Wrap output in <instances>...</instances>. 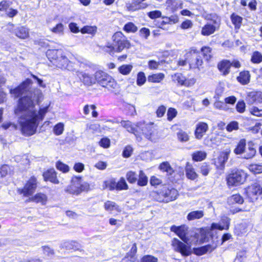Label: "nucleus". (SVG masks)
Returning <instances> with one entry per match:
<instances>
[{
	"instance_id": "obj_1",
	"label": "nucleus",
	"mask_w": 262,
	"mask_h": 262,
	"mask_svg": "<svg viewBox=\"0 0 262 262\" xmlns=\"http://www.w3.org/2000/svg\"><path fill=\"white\" fill-rule=\"evenodd\" d=\"M32 83L31 79L27 78L17 87L10 90V94L15 98L25 95L18 100L15 113L19 116L18 122L22 133L27 136L35 134L38 121L43 119L48 108L47 106L38 111L34 110L35 103H38L42 95L39 90H31Z\"/></svg>"
},
{
	"instance_id": "obj_2",
	"label": "nucleus",
	"mask_w": 262,
	"mask_h": 262,
	"mask_svg": "<svg viewBox=\"0 0 262 262\" xmlns=\"http://www.w3.org/2000/svg\"><path fill=\"white\" fill-rule=\"evenodd\" d=\"M137 133H142L146 138L152 142H156L159 138L158 130L153 123L139 122L137 124Z\"/></svg>"
},
{
	"instance_id": "obj_3",
	"label": "nucleus",
	"mask_w": 262,
	"mask_h": 262,
	"mask_svg": "<svg viewBox=\"0 0 262 262\" xmlns=\"http://www.w3.org/2000/svg\"><path fill=\"white\" fill-rule=\"evenodd\" d=\"M113 44L110 46L107 47L106 50L107 52H112L113 51L121 52L125 48H129V43L125 39L123 34L120 32L115 33L112 37Z\"/></svg>"
},
{
	"instance_id": "obj_4",
	"label": "nucleus",
	"mask_w": 262,
	"mask_h": 262,
	"mask_svg": "<svg viewBox=\"0 0 262 262\" xmlns=\"http://www.w3.org/2000/svg\"><path fill=\"white\" fill-rule=\"evenodd\" d=\"M95 77L100 85L110 91H113L117 87V85L115 80L105 72L102 71H97Z\"/></svg>"
},
{
	"instance_id": "obj_5",
	"label": "nucleus",
	"mask_w": 262,
	"mask_h": 262,
	"mask_svg": "<svg viewBox=\"0 0 262 262\" xmlns=\"http://www.w3.org/2000/svg\"><path fill=\"white\" fill-rule=\"evenodd\" d=\"M247 174L243 170L235 169L231 171L227 177L229 186H237L243 184L246 180Z\"/></svg>"
},
{
	"instance_id": "obj_6",
	"label": "nucleus",
	"mask_w": 262,
	"mask_h": 262,
	"mask_svg": "<svg viewBox=\"0 0 262 262\" xmlns=\"http://www.w3.org/2000/svg\"><path fill=\"white\" fill-rule=\"evenodd\" d=\"M211 23H208L202 28L201 33L205 36H208L213 34L216 29H218L220 25V19L214 14L210 15Z\"/></svg>"
},
{
	"instance_id": "obj_7",
	"label": "nucleus",
	"mask_w": 262,
	"mask_h": 262,
	"mask_svg": "<svg viewBox=\"0 0 262 262\" xmlns=\"http://www.w3.org/2000/svg\"><path fill=\"white\" fill-rule=\"evenodd\" d=\"M170 230L174 232L184 243L187 245L191 244L192 242L188 237V227L183 225L180 226L173 225L170 227Z\"/></svg>"
},
{
	"instance_id": "obj_8",
	"label": "nucleus",
	"mask_w": 262,
	"mask_h": 262,
	"mask_svg": "<svg viewBox=\"0 0 262 262\" xmlns=\"http://www.w3.org/2000/svg\"><path fill=\"white\" fill-rule=\"evenodd\" d=\"M36 187V179L34 177H32L26 184L24 188H19L17 191L19 194H23L24 196H28L32 195L34 192Z\"/></svg>"
},
{
	"instance_id": "obj_9",
	"label": "nucleus",
	"mask_w": 262,
	"mask_h": 262,
	"mask_svg": "<svg viewBox=\"0 0 262 262\" xmlns=\"http://www.w3.org/2000/svg\"><path fill=\"white\" fill-rule=\"evenodd\" d=\"M54 65L62 70H68L71 71H76L73 63L70 61L63 54L59 57L58 60L55 61Z\"/></svg>"
},
{
	"instance_id": "obj_10",
	"label": "nucleus",
	"mask_w": 262,
	"mask_h": 262,
	"mask_svg": "<svg viewBox=\"0 0 262 262\" xmlns=\"http://www.w3.org/2000/svg\"><path fill=\"white\" fill-rule=\"evenodd\" d=\"M189 63L190 68H198L201 70L203 68V61L202 54L200 53L193 51L190 53Z\"/></svg>"
},
{
	"instance_id": "obj_11",
	"label": "nucleus",
	"mask_w": 262,
	"mask_h": 262,
	"mask_svg": "<svg viewBox=\"0 0 262 262\" xmlns=\"http://www.w3.org/2000/svg\"><path fill=\"white\" fill-rule=\"evenodd\" d=\"M171 245L176 251L181 253L183 256H188L191 253L189 247L177 238L172 240Z\"/></svg>"
},
{
	"instance_id": "obj_12",
	"label": "nucleus",
	"mask_w": 262,
	"mask_h": 262,
	"mask_svg": "<svg viewBox=\"0 0 262 262\" xmlns=\"http://www.w3.org/2000/svg\"><path fill=\"white\" fill-rule=\"evenodd\" d=\"M246 192L251 200L253 201L256 200L257 196L262 193V188L259 185L254 184L248 187Z\"/></svg>"
},
{
	"instance_id": "obj_13",
	"label": "nucleus",
	"mask_w": 262,
	"mask_h": 262,
	"mask_svg": "<svg viewBox=\"0 0 262 262\" xmlns=\"http://www.w3.org/2000/svg\"><path fill=\"white\" fill-rule=\"evenodd\" d=\"M161 194L164 197L163 201L168 202L177 199L178 195V192L174 188H167L162 190Z\"/></svg>"
},
{
	"instance_id": "obj_14",
	"label": "nucleus",
	"mask_w": 262,
	"mask_h": 262,
	"mask_svg": "<svg viewBox=\"0 0 262 262\" xmlns=\"http://www.w3.org/2000/svg\"><path fill=\"white\" fill-rule=\"evenodd\" d=\"M230 219L226 216H223L221 219L220 223H212L211 228L212 229H219L223 230H228L229 227Z\"/></svg>"
},
{
	"instance_id": "obj_15",
	"label": "nucleus",
	"mask_w": 262,
	"mask_h": 262,
	"mask_svg": "<svg viewBox=\"0 0 262 262\" xmlns=\"http://www.w3.org/2000/svg\"><path fill=\"white\" fill-rule=\"evenodd\" d=\"M208 129V126L207 123L203 122L198 123L196 125L194 133L195 138L199 140L202 139Z\"/></svg>"
},
{
	"instance_id": "obj_16",
	"label": "nucleus",
	"mask_w": 262,
	"mask_h": 262,
	"mask_svg": "<svg viewBox=\"0 0 262 262\" xmlns=\"http://www.w3.org/2000/svg\"><path fill=\"white\" fill-rule=\"evenodd\" d=\"M231 62L228 60H223L217 64V68L223 76H226L230 72Z\"/></svg>"
},
{
	"instance_id": "obj_17",
	"label": "nucleus",
	"mask_w": 262,
	"mask_h": 262,
	"mask_svg": "<svg viewBox=\"0 0 262 262\" xmlns=\"http://www.w3.org/2000/svg\"><path fill=\"white\" fill-rule=\"evenodd\" d=\"M46 54L49 60L54 64L55 61L58 60L63 54L61 50H48Z\"/></svg>"
},
{
	"instance_id": "obj_18",
	"label": "nucleus",
	"mask_w": 262,
	"mask_h": 262,
	"mask_svg": "<svg viewBox=\"0 0 262 262\" xmlns=\"http://www.w3.org/2000/svg\"><path fill=\"white\" fill-rule=\"evenodd\" d=\"M43 176L45 181H49L54 184H59L57 179L56 172L54 169H50L45 172Z\"/></svg>"
},
{
	"instance_id": "obj_19",
	"label": "nucleus",
	"mask_w": 262,
	"mask_h": 262,
	"mask_svg": "<svg viewBox=\"0 0 262 262\" xmlns=\"http://www.w3.org/2000/svg\"><path fill=\"white\" fill-rule=\"evenodd\" d=\"M217 247L216 244H212V245H207L198 248L194 249V252L196 255H202L204 254L207 252H211L214 250Z\"/></svg>"
},
{
	"instance_id": "obj_20",
	"label": "nucleus",
	"mask_w": 262,
	"mask_h": 262,
	"mask_svg": "<svg viewBox=\"0 0 262 262\" xmlns=\"http://www.w3.org/2000/svg\"><path fill=\"white\" fill-rule=\"evenodd\" d=\"M13 33L17 37L23 39L28 38L29 36L28 29L22 26L15 28L13 30Z\"/></svg>"
},
{
	"instance_id": "obj_21",
	"label": "nucleus",
	"mask_w": 262,
	"mask_h": 262,
	"mask_svg": "<svg viewBox=\"0 0 262 262\" xmlns=\"http://www.w3.org/2000/svg\"><path fill=\"white\" fill-rule=\"evenodd\" d=\"M229 154L230 151H226L222 152L220 154L217 160V161L215 162V163H217L216 166L218 167H220L221 168L224 167L225 164L229 158Z\"/></svg>"
},
{
	"instance_id": "obj_22",
	"label": "nucleus",
	"mask_w": 262,
	"mask_h": 262,
	"mask_svg": "<svg viewBox=\"0 0 262 262\" xmlns=\"http://www.w3.org/2000/svg\"><path fill=\"white\" fill-rule=\"evenodd\" d=\"M253 144L252 142H249L248 144V148L243 153V158L246 159L252 158L256 154V149L253 147Z\"/></svg>"
},
{
	"instance_id": "obj_23",
	"label": "nucleus",
	"mask_w": 262,
	"mask_h": 262,
	"mask_svg": "<svg viewBox=\"0 0 262 262\" xmlns=\"http://www.w3.org/2000/svg\"><path fill=\"white\" fill-rule=\"evenodd\" d=\"M186 175L188 179L194 180L198 177V174L195 172L192 165L187 162L185 167Z\"/></svg>"
},
{
	"instance_id": "obj_24",
	"label": "nucleus",
	"mask_w": 262,
	"mask_h": 262,
	"mask_svg": "<svg viewBox=\"0 0 262 262\" xmlns=\"http://www.w3.org/2000/svg\"><path fill=\"white\" fill-rule=\"evenodd\" d=\"M250 75L248 71H243L237 77V81L243 85L248 84L250 81Z\"/></svg>"
},
{
	"instance_id": "obj_25",
	"label": "nucleus",
	"mask_w": 262,
	"mask_h": 262,
	"mask_svg": "<svg viewBox=\"0 0 262 262\" xmlns=\"http://www.w3.org/2000/svg\"><path fill=\"white\" fill-rule=\"evenodd\" d=\"M120 124L122 126H123L127 130V131H128L129 133H133L135 135H137V125H136L135 127H134L132 124V122L128 120H122L120 122Z\"/></svg>"
},
{
	"instance_id": "obj_26",
	"label": "nucleus",
	"mask_w": 262,
	"mask_h": 262,
	"mask_svg": "<svg viewBox=\"0 0 262 262\" xmlns=\"http://www.w3.org/2000/svg\"><path fill=\"white\" fill-rule=\"evenodd\" d=\"M77 76L83 81V82L86 85H91L94 83V79L90 75L85 73L76 71Z\"/></svg>"
},
{
	"instance_id": "obj_27",
	"label": "nucleus",
	"mask_w": 262,
	"mask_h": 262,
	"mask_svg": "<svg viewBox=\"0 0 262 262\" xmlns=\"http://www.w3.org/2000/svg\"><path fill=\"white\" fill-rule=\"evenodd\" d=\"M137 248L136 244L133 245L130 251L127 254L126 256L123 258L120 262H125L127 258H130V261H135L136 259V254L137 253Z\"/></svg>"
},
{
	"instance_id": "obj_28",
	"label": "nucleus",
	"mask_w": 262,
	"mask_h": 262,
	"mask_svg": "<svg viewBox=\"0 0 262 262\" xmlns=\"http://www.w3.org/2000/svg\"><path fill=\"white\" fill-rule=\"evenodd\" d=\"M104 207L105 210L111 212L114 210H116L118 212H120L121 210L118 205L114 202L111 201H107L105 202Z\"/></svg>"
},
{
	"instance_id": "obj_29",
	"label": "nucleus",
	"mask_w": 262,
	"mask_h": 262,
	"mask_svg": "<svg viewBox=\"0 0 262 262\" xmlns=\"http://www.w3.org/2000/svg\"><path fill=\"white\" fill-rule=\"evenodd\" d=\"M159 168L162 171L167 172V175L171 176L174 170L170 166L168 162H163L161 163L159 166Z\"/></svg>"
},
{
	"instance_id": "obj_30",
	"label": "nucleus",
	"mask_w": 262,
	"mask_h": 262,
	"mask_svg": "<svg viewBox=\"0 0 262 262\" xmlns=\"http://www.w3.org/2000/svg\"><path fill=\"white\" fill-rule=\"evenodd\" d=\"M204 214L202 210L193 211L188 214L187 219L188 221L200 219L204 216Z\"/></svg>"
},
{
	"instance_id": "obj_31",
	"label": "nucleus",
	"mask_w": 262,
	"mask_h": 262,
	"mask_svg": "<svg viewBox=\"0 0 262 262\" xmlns=\"http://www.w3.org/2000/svg\"><path fill=\"white\" fill-rule=\"evenodd\" d=\"M248 97L251 99V102L262 103V92H252L249 93Z\"/></svg>"
},
{
	"instance_id": "obj_32",
	"label": "nucleus",
	"mask_w": 262,
	"mask_h": 262,
	"mask_svg": "<svg viewBox=\"0 0 262 262\" xmlns=\"http://www.w3.org/2000/svg\"><path fill=\"white\" fill-rule=\"evenodd\" d=\"M246 145V140L244 139H241L237 144L236 148L234 149V152L236 155L243 154L245 150Z\"/></svg>"
},
{
	"instance_id": "obj_33",
	"label": "nucleus",
	"mask_w": 262,
	"mask_h": 262,
	"mask_svg": "<svg viewBox=\"0 0 262 262\" xmlns=\"http://www.w3.org/2000/svg\"><path fill=\"white\" fill-rule=\"evenodd\" d=\"M30 199L31 201H33L36 203H40L42 204H45L47 201V197L45 194L38 193H37L34 196L32 197Z\"/></svg>"
},
{
	"instance_id": "obj_34",
	"label": "nucleus",
	"mask_w": 262,
	"mask_h": 262,
	"mask_svg": "<svg viewBox=\"0 0 262 262\" xmlns=\"http://www.w3.org/2000/svg\"><path fill=\"white\" fill-rule=\"evenodd\" d=\"M230 18L232 24L235 26V28L239 29L241 27L243 20V18L235 13L232 14Z\"/></svg>"
},
{
	"instance_id": "obj_35",
	"label": "nucleus",
	"mask_w": 262,
	"mask_h": 262,
	"mask_svg": "<svg viewBox=\"0 0 262 262\" xmlns=\"http://www.w3.org/2000/svg\"><path fill=\"white\" fill-rule=\"evenodd\" d=\"M164 78L163 73H157L148 76V81L151 82H160Z\"/></svg>"
},
{
	"instance_id": "obj_36",
	"label": "nucleus",
	"mask_w": 262,
	"mask_h": 262,
	"mask_svg": "<svg viewBox=\"0 0 262 262\" xmlns=\"http://www.w3.org/2000/svg\"><path fill=\"white\" fill-rule=\"evenodd\" d=\"M206 157V153L204 151H196L192 154V160L194 161H201Z\"/></svg>"
},
{
	"instance_id": "obj_37",
	"label": "nucleus",
	"mask_w": 262,
	"mask_h": 262,
	"mask_svg": "<svg viewBox=\"0 0 262 262\" xmlns=\"http://www.w3.org/2000/svg\"><path fill=\"white\" fill-rule=\"evenodd\" d=\"M97 28L96 26H85L81 29L80 32L82 34H90L94 35L97 32Z\"/></svg>"
},
{
	"instance_id": "obj_38",
	"label": "nucleus",
	"mask_w": 262,
	"mask_h": 262,
	"mask_svg": "<svg viewBox=\"0 0 262 262\" xmlns=\"http://www.w3.org/2000/svg\"><path fill=\"white\" fill-rule=\"evenodd\" d=\"M65 191L72 194L79 195L80 190L76 185L71 182V184L65 189Z\"/></svg>"
},
{
	"instance_id": "obj_39",
	"label": "nucleus",
	"mask_w": 262,
	"mask_h": 262,
	"mask_svg": "<svg viewBox=\"0 0 262 262\" xmlns=\"http://www.w3.org/2000/svg\"><path fill=\"white\" fill-rule=\"evenodd\" d=\"M64 247L68 250L73 249L74 250H79V244L76 241L67 242L64 243Z\"/></svg>"
},
{
	"instance_id": "obj_40",
	"label": "nucleus",
	"mask_w": 262,
	"mask_h": 262,
	"mask_svg": "<svg viewBox=\"0 0 262 262\" xmlns=\"http://www.w3.org/2000/svg\"><path fill=\"white\" fill-rule=\"evenodd\" d=\"M148 179L142 170H140L139 176L138 184L140 186H145L147 184Z\"/></svg>"
},
{
	"instance_id": "obj_41",
	"label": "nucleus",
	"mask_w": 262,
	"mask_h": 262,
	"mask_svg": "<svg viewBox=\"0 0 262 262\" xmlns=\"http://www.w3.org/2000/svg\"><path fill=\"white\" fill-rule=\"evenodd\" d=\"M228 200L232 203H236L241 204L244 202L243 197L239 194H233L228 199Z\"/></svg>"
},
{
	"instance_id": "obj_42",
	"label": "nucleus",
	"mask_w": 262,
	"mask_h": 262,
	"mask_svg": "<svg viewBox=\"0 0 262 262\" xmlns=\"http://www.w3.org/2000/svg\"><path fill=\"white\" fill-rule=\"evenodd\" d=\"M201 52L206 60H209L212 57L211 49L210 47H202Z\"/></svg>"
},
{
	"instance_id": "obj_43",
	"label": "nucleus",
	"mask_w": 262,
	"mask_h": 262,
	"mask_svg": "<svg viewBox=\"0 0 262 262\" xmlns=\"http://www.w3.org/2000/svg\"><path fill=\"white\" fill-rule=\"evenodd\" d=\"M133 69V66L130 64H124L119 68V71L123 75H128Z\"/></svg>"
},
{
	"instance_id": "obj_44",
	"label": "nucleus",
	"mask_w": 262,
	"mask_h": 262,
	"mask_svg": "<svg viewBox=\"0 0 262 262\" xmlns=\"http://www.w3.org/2000/svg\"><path fill=\"white\" fill-rule=\"evenodd\" d=\"M249 169L250 171L254 174H259L262 173V165L259 164H251Z\"/></svg>"
},
{
	"instance_id": "obj_45",
	"label": "nucleus",
	"mask_w": 262,
	"mask_h": 262,
	"mask_svg": "<svg viewBox=\"0 0 262 262\" xmlns=\"http://www.w3.org/2000/svg\"><path fill=\"white\" fill-rule=\"evenodd\" d=\"M173 80L181 85H184L186 78L181 73H176L173 76Z\"/></svg>"
},
{
	"instance_id": "obj_46",
	"label": "nucleus",
	"mask_w": 262,
	"mask_h": 262,
	"mask_svg": "<svg viewBox=\"0 0 262 262\" xmlns=\"http://www.w3.org/2000/svg\"><path fill=\"white\" fill-rule=\"evenodd\" d=\"M251 61L254 63H259L262 61V55L258 52H254L251 57Z\"/></svg>"
},
{
	"instance_id": "obj_47",
	"label": "nucleus",
	"mask_w": 262,
	"mask_h": 262,
	"mask_svg": "<svg viewBox=\"0 0 262 262\" xmlns=\"http://www.w3.org/2000/svg\"><path fill=\"white\" fill-rule=\"evenodd\" d=\"M124 30L127 32L134 33L137 31V27L132 22H128L124 26Z\"/></svg>"
},
{
	"instance_id": "obj_48",
	"label": "nucleus",
	"mask_w": 262,
	"mask_h": 262,
	"mask_svg": "<svg viewBox=\"0 0 262 262\" xmlns=\"http://www.w3.org/2000/svg\"><path fill=\"white\" fill-rule=\"evenodd\" d=\"M64 130V124L62 123H58L53 128L54 133L59 136L62 134Z\"/></svg>"
},
{
	"instance_id": "obj_49",
	"label": "nucleus",
	"mask_w": 262,
	"mask_h": 262,
	"mask_svg": "<svg viewBox=\"0 0 262 262\" xmlns=\"http://www.w3.org/2000/svg\"><path fill=\"white\" fill-rule=\"evenodd\" d=\"M177 137L179 140L181 142H187L189 140V136L188 134L183 130H180L177 133Z\"/></svg>"
},
{
	"instance_id": "obj_50",
	"label": "nucleus",
	"mask_w": 262,
	"mask_h": 262,
	"mask_svg": "<svg viewBox=\"0 0 262 262\" xmlns=\"http://www.w3.org/2000/svg\"><path fill=\"white\" fill-rule=\"evenodd\" d=\"M56 167L57 169L62 171L63 172H67L69 171L70 169L68 165L60 161H58L56 162Z\"/></svg>"
},
{
	"instance_id": "obj_51",
	"label": "nucleus",
	"mask_w": 262,
	"mask_h": 262,
	"mask_svg": "<svg viewBox=\"0 0 262 262\" xmlns=\"http://www.w3.org/2000/svg\"><path fill=\"white\" fill-rule=\"evenodd\" d=\"M146 81V77L145 74L142 72H140L137 75V84L139 86L142 85Z\"/></svg>"
},
{
	"instance_id": "obj_52",
	"label": "nucleus",
	"mask_w": 262,
	"mask_h": 262,
	"mask_svg": "<svg viewBox=\"0 0 262 262\" xmlns=\"http://www.w3.org/2000/svg\"><path fill=\"white\" fill-rule=\"evenodd\" d=\"M116 188L117 190L127 189L128 188V186L124 178H122L120 179L117 183Z\"/></svg>"
},
{
	"instance_id": "obj_53",
	"label": "nucleus",
	"mask_w": 262,
	"mask_h": 262,
	"mask_svg": "<svg viewBox=\"0 0 262 262\" xmlns=\"http://www.w3.org/2000/svg\"><path fill=\"white\" fill-rule=\"evenodd\" d=\"M127 181L130 183H134L137 181V176L135 172L129 171L126 174Z\"/></svg>"
},
{
	"instance_id": "obj_54",
	"label": "nucleus",
	"mask_w": 262,
	"mask_h": 262,
	"mask_svg": "<svg viewBox=\"0 0 262 262\" xmlns=\"http://www.w3.org/2000/svg\"><path fill=\"white\" fill-rule=\"evenodd\" d=\"M12 2L11 0H4L0 3V10L6 11L11 5Z\"/></svg>"
},
{
	"instance_id": "obj_55",
	"label": "nucleus",
	"mask_w": 262,
	"mask_h": 262,
	"mask_svg": "<svg viewBox=\"0 0 262 262\" xmlns=\"http://www.w3.org/2000/svg\"><path fill=\"white\" fill-rule=\"evenodd\" d=\"M147 15L150 18L155 19L161 17L162 16V13L159 10H155L148 12Z\"/></svg>"
},
{
	"instance_id": "obj_56",
	"label": "nucleus",
	"mask_w": 262,
	"mask_h": 262,
	"mask_svg": "<svg viewBox=\"0 0 262 262\" xmlns=\"http://www.w3.org/2000/svg\"><path fill=\"white\" fill-rule=\"evenodd\" d=\"M158 258L150 255H144L140 262H158Z\"/></svg>"
},
{
	"instance_id": "obj_57",
	"label": "nucleus",
	"mask_w": 262,
	"mask_h": 262,
	"mask_svg": "<svg viewBox=\"0 0 262 262\" xmlns=\"http://www.w3.org/2000/svg\"><path fill=\"white\" fill-rule=\"evenodd\" d=\"M64 27L63 25L61 23H59L55 27L51 29L52 32L56 34H62L63 31Z\"/></svg>"
},
{
	"instance_id": "obj_58",
	"label": "nucleus",
	"mask_w": 262,
	"mask_h": 262,
	"mask_svg": "<svg viewBox=\"0 0 262 262\" xmlns=\"http://www.w3.org/2000/svg\"><path fill=\"white\" fill-rule=\"evenodd\" d=\"M177 112L175 108H169L168 110L167 115V119L169 121L172 120L177 115Z\"/></svg>"
},
{
	"instance_id": "obj_59",
	"label": "nucleus",
	"mask_w": 262,
	"mask_h": 262,
	"mask_svg": "<svg viewBox=\"0 0 262 262\" xmlns=\"http://www.w3.org/2000/svg\"><path fill=\"white\" fill-rule=\"evenodd\" d=\"M238 128V124L236 121H233L230 122L226 126V129L227 131L231 132L234 130H237Z\"/></svg>"
},
{
	"instance_id": "obj_60",
	"label": "nucleus",
	"mask_w": 262,
	"mask_h": 262,
	"mask_svg": "<svg viewBox=\"0 0 262 262\" xmlns=\"http://www.w3.org/2000/svg\"><path fill=\"white\" fill-rule=\"evenodd\" d=\"M133 152V148L130 145L126 146L123 152H122V156L124 158H128L129 157Z\"/></svg>"
},
{
	"instance_id": "obj_61",
	"label": "nucleus",
	"mask_w": 262,
	"mask_h": 262,
	"mask_svg": "<svg viewBox=\"0 0 262 262\" xmlns=\"http://www.w3.org/2000/svg\"><path fill=\"white\" fill-rule=\"evenodd\" d=\"M99 145L104 148L110 146V140L107 138H103L99 142Z\"/></svg>"
},
{
	"instance_id": "obj_62",
	"label": "nucleus",
	"mask_w": 262,
	"mask_h": 262,
	"mask_svg": "<svg viewBox=\"0 0 262 262\" xmlns=\"http://www.w3.org/2000/svg\"><path fill=\"white\" fill-rule=\"evenodd\" d=\"M210 169L209 165L206 163H203L200 167V172L203 176H207L209 173Z\"/></svg>"
},
{
	"instance_id": "obj_63",
	"label": "nucleus",
	"mask_w": 262,
	"mask_h": 262,
	"mask_svg": "<svg viewBox=\"0 0 262 262\" xmlns=\"http://www.w3.org/2000/svg\"><path fill=\"white\" fill-rule=\"evenodd\" d=\"M246 105L244 101H238L236 105L237 111L240 113L244 112Z\"/></svg>"
},
{
	"instance_id": "obj_64",
	"label": "nucleus",
	"mask_w": 262,
	"mask_h": 262,
	"mask_svg": "<svg viewBox=\"0 0 262 262\" xmlns=\"http://www.w3.org/2000/svg\"><path fill=\"white\" fill-rule=\"evenodd\" d=\"M251 114L257 116L262 117V110H259L257 107H252L250 110Z\"/></svg>"
}]
</instances>
